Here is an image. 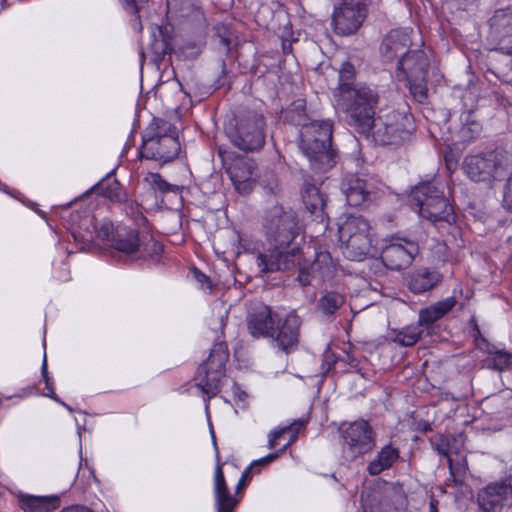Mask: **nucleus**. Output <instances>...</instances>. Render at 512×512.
<instances>
[{"mask_svg": "<svg viewBox=\"0 0 512 512\" xmlns=\"http://www.w3.org/2000/svg\"><path fill=\"white\" fill-rule=\"evenodd\" d=\"M263 229L270 248L268 254H257L259 272L265 274L298 265V280L303 286L309 285L312 278L326 280L336 272V263L326 250L315 251L312 263L301 261V250L291 246L301 232L297 214L293 209L282 205L269 208L263 218Z\"/></svg>", "mask_w": 512, "mask_h": 512, "instance_id": "1", "label": "nucleus"}, {"mask_svg": "<svg viewBox=\"0 0 512 512\" xmlns=\"http://www.w3.org/2000/svg\"><path fill=\"white\" fill-rule=\"evenodd\" d=\"M72 237L82 244L81 248L91 243L110 247L125 261H136L138 257H146L140 250L138 231L121 224L115 226L109 219H84L79 227L72 231Z\"/></svg>", "mask_w": 512, "mask_h": 512, "instance_id": "2", "label": "nucleus"}, {"mask_svg": "<svg viewBox=\"0 0 512 512\" xmlns=\"http://www.w3.org/2000/svg\"><path fill=\"white\" fill-rule=\"evenodd\" d=\"M355 78L354 66L346 61L339 70V84L335 93L338 108L345 111L361 129H367L371 107L378 103V93L367 85H353Z\"/></svg>", "mask_w": 512, "mask_h": 512, "instance_id": "3", "label": "nucleus"}, {"mask_svg": "<svg viewBox=\"0 0 512 512\" xmlns=\"http://www.w3.org/2000/svg\"><path fill=\"white\" fill-rule=\"evenodd\" d=\"M376 105L373 104L371 107L372 113H370L366 121L367 129L358 127L351 117H347L348 124L377 145L396 146L402 144L414 129L411 116L406 112L381 110L375 118Z\"/></svg>", "mask_w": 512, "mask_h": 512, "instance_id": "4", "label": "nucleus"}, {"mask_svg": "<svg viewBox=\"0 0 512 512\" xmlns=\"http://www.w3.org/2000/svg\"><path fill=\"white\" fill-rule=\"evenodd\" d=\"M338 236L343 255L352 261L376 257L379 249L374 244L369 222L359 215H347L338 223Z\"/></svg>", "mask_w": 512, "mask_h": 512, "instance_id": "5", "label": "nucleus"}, {"mask_svg": "<svg viewBox=\"0 0 512 512\" xmlns=\"http://www.w3.org/2000/svg\"><path fill=\"white\" fill-rule=\"evenodd\" d=\"M332 133L333 122L329 119L301 125L299 148L315 169L326 170L334 164Z\"/></svg>", "mask_w": 512, "mask_h": 512, "instance_id": "6", "label": "nucleus"}, {"mask_svg": "<svg viewBox=\"0 0 512 512\" xmlns=\"http://www.w3.org/2000/svg\"><path fill=\"white\" fill-rule=\"evenodd\" d=\"M179 150L180 144L172 124L166 120L154 118L142 136L141 158L164 165L175 159Z\"/></svg>", "mask_w": 512, "mask_h": 512, "instance_id": "7", "label": "nucleus"}, {"mask_svg": "<svg viewBox=\"0 0 512 512\" xmlns=\"http://www.w3.org/2000/svg\"><path fill=\"white\" fill-rule=\"evenodd\" d=\"M444 186L437 180L421 182L412 188L410 205L419 216L431 222L454 221V213L444 196Z\"/></svg>", "mask_w": 512, "mask_h": 512, "instance_id": "8", "label": "nucleus"}, {"mask_svg": "<svg viewBox=\"0 0 512 512\" xmlns=\"http://www.w3.org/2000/svg\"><path fill=\"white\" fill-rule=\"evenodd\" d=\"M229 353L225 342H218L211 348L206 361L199 365L195 375V384L204 395L205 412L209 419V400L221 390L225 378V365Z\"/></svg>", "mask_w": 512, "mask_h": 512, "instance_id": "9", "label": "nucleus"}, {"mask_svg": "<svg viewBox=\"0 0 512 512\" xmlns=\"http://www.w3.org/2000/svg\"><path fill=\"white\" fill-rule=\"evenodd\" d=\"M265 127L263 115L249 112L236 120L235 126L228 131V136L235 147L245 152H254L265 143Z\"/></svg>", "mask_w": 512, "mask_h": 512, "instance_id": "10", "label": "nucleus"}, {"mask_svg": "<svg viewBox=\"0 0 512 512\" xmlns=\"http://www.w3.org/2000/svg\"><path fill=\"white\" fill-rule=\"evenodd\" d=\"M463 170L471 180L491 184L503 174L502 156L496 150L467 155Z\"/></svg>", "mask_w": 512, "mask_h": 512, "instance_id": "11", "label": "nucleus"}, {"mask_svg": "<svg viewBox=\"0 0 512 512\" xmlns=\"http://www.w3.org/2000/svg\"><path fill=\"white\" fill-rule=\"evenodd\" d=\"M378 248L383 264L392 270H401L410 266L419 252L415 241L399 236H392L383 241Z\"/></svg>", "mask_w": 512, "mask_h": 512, "instance_id": "12", "label": "nucleus"}, {"mask_svg": "<svg viewBox=\"0 0 512 512\" xmlns=\"http://www.w3.org/2000/svg\"><path fill=\"white\" fill-rule=\"evenodd\" d=\"M367 16V7L361 0H342L334 8L332 22L338 34H354Z\"/></svg>", "mask_w": 512, "mask_h": 512, "instance_id": "13", "label": "nucleus"}, {"mask_svg": "<svg viewBox=\"0 0 512 512\" xmlns=\"http://www.w3.org/2000/svg\"><path fill=\"white\" fill-rule=\"evenodd\" d=\"M342 437L344 454L351 460L368 453L374 446L373 431L364 420L351 423Z\"/></svg>", "mask_w": 512, "mask_h": 512, "instance_id": "14", "label": "nucleus"}, {"mask_svg": "<svg viewBox=\"0 0 512 512\" xmlns=\"http://www.w3.org/2000/svg\"><path fill=\"white\" fill-rule=\"evenodd\" d=\"M287 434H290L288 440L286 441V443L278 451L273 452V453H269L268 455H266V456H264V457H262L260 459L254 460L250 464V466H248L243 471L242 476L239 479L238 484L236 486V491L237 492H239L241 489H243L247 485V483L250 481V479L252 477L251 473H252L253 469H255L256 467H259V466H265V465L271 463L272 461H274L297 438V433L292 431L291 427H288V426L280 428V429H276V430L272 431L269 434V436H268V447L270 449H274L281 439H285Z\"/></svg>", "mask_w": 512, "mask_h": 512, "instance_id": "15", "label": "nucleus"}, {"mask_svg": "<svg viewBox=\"0 0 512 512\" xmlns=\"http://www.w3.org/2000/svg\"><path fill=\"white\" fill-rule=\"evenodd\" d=\"M477 502L483 512H508L512 508V486L491 483L478 493Z\"/></svg>", "mask_w": 512, "mask_h": 512, "instance_id": "16", "label": "nucleus"}, {"mask_svg": "<svg viewBox=\"0 0 512 512\" xmlns=\"http://www.w3.org/2000/svg\"><path fill=\"white\" fill-rule=\"evenodd\" d=\"M223 161L235 189L241 194L252 191L256 179V166L253 160L247 157L237 156L231 159L230 162H227L226 159H223Z\"/></svg>", "mask_w": 512, "mask_h": 512, "instance_id": "17", "label": "nucleus"}, {"mask_svg": "<svg viewBox=\"0 0 512 512\" xmlns=\"http://www.w3.org/2000/svg\"><path fill=\"white\" fill-rule=\"evenodd\" d=\"M301 320L295 312L289 313L284 321L274 326L273 333L274 339L279 348L286 353L293 351L299 342V329Z\"/></svg>", "mask_w": 512, "mask_h": 512, "instance_id": "18", "label": "nucleus"}, {"mask_svg": "<svg viewBox=\"0 0 512 512\" xmlns=\"http://www.w3.org/2000/svg\"><path fill=\"white\" fill-rule=\"evenodd\" d=\"M490 28L498 39L500 50L512 54V7L496 10L490 18Z\"/></svg>", "mask_w": 512, "mask_h": 512, "instance_id": "19", "label": "nucleus"}, {"mask_svg": "<svg viewBox=\"0 0 512 512\" xmlns=\"http://www.w3.org/2000/svg\"><path fill=\"white\" fill-rule=\"evenodd\" d=\"M276 325V315L270 307L260 304L254 307L247 318L249 333L254 338L274 337L273 329Z\"/></svg>", "mask_w": 512, "mask_h": 512, "instance_id": "20", "label": "nucleus"}, {"mask_svg": "<svg viewBox=\"0 0 512 512\" xmlns=\"http://www.w3.org/2000/svg\"><path fill=\"white\" fill-rule=\"evenodd\" d=\"M411 45L410 30L408 28H399L391 30L384 38L381 44V55L384 61L400 59L409 51Z\"/></svg>", "mask_w": 512, "mask_h": 512, "instance_id": "21", "label": "nucleus"}, {"mask_svg": "<svg viewBox=\"0 0 512 512\" xmlns=\"http://www.w3.org/2000/svg\"><path fill=\"white\" fill-rule=\"evenodd\" d=\"M341 190L350 206L357 207L373 199L372 185L356 175L345 176L341 184Z\"/></svg>", "mask_w": 512, "mask_h": 512, "instance_id": "22", "label": "nucleus"}, {"mask_svg": "<svg viewBox=\"0 0 512 512\" xmlns=\"http://www.w3.org/2000/svg\"><path fill=\"white\" fill-rule=\"evenodd\" d=\"M428 59L421 50L409 51L398 59L396 77L399 81L409 77L427 75Z\"/></svg>", "mask_w": 512, "mask_h": 512, "instance_id": "23", "label": "nucleus"}, {"mask_svg": "<svg viewBox=\"0 0 512 512\" xmlns=\"http://www.w3.org/2000/svg\"><path fill=\"white\" fill-rule=\"evenodd\" d=\"M214 506L216 512H233L238 500L233 497L227 487L221 465L218 463L214 470L213 480Z\"/></svg>", "mask_w": 512, "mask_h": 512, "instance_id": "24", "label": "nucleus"}, {"mask_svg": "<svg viewBox=\"0 0 512 512\" xmlns=\"http://www.w3.org/2000/svg\"><path fill=\"white\" fill-rule=\"evenodd\" d=\"M302 200L307 211L314 217L315 221L319 223L326 221L324 195L316 185L305 181L302 189Z\"/></svg>", "mask_w": 512, "mask_h": 512, "instance_id": "25", "label": "nucleus"}, {"mask_svg": "<svg viewBox=\"0 0 512 512\" xmlns=\"http://www.w3.org/2000/svg\"><path fill=\"white\" fill-rule=\"evenodd\" d=\"M457 300L454 296L440 300L419 311L418 323L421 327H428L437 320L444 317L456 305Z\"/></svg>", "mask_w": 512, "mask_h": 512, "instance_id": "26", "label": "nucleus"}, {"mask_svg": "<svg viewBox=\"0 0 512 512\" xmlns=\"http://www.w3.org/2000/svg\"><path fill=\"white\" fill-rule=\"evenodd\" d=\"M19 506L24 512H50L57 509L60 500L57 496L18 495Z\"/></svg>", "mask_w": 512, "mask_h": 512, "instance_id": "27", "label": "nucleus"}, {"mask_svg": "<svg viewBox=\"0 0 512 512\" xmlns=\"http://www.w3.org/2000/svg\"><path fill=\"white\" fill-rule=\"evenodd\" d=\"M399 457V449L391 443L386 444L380 449L376 457L369 462L367 472L372 476L379 475L384 470L391 468L398 461Z\"/></svg>", "mask_w": 512, "mask_h": 512, "instance_id": "28", "label": "nucleus"}, {"mask_svg": "<svg viewBox=\"0 0 512 512\" xmlns=\"http://www.w3.org/2000/svg\"><path fill=\"white\" fill-rule=\"evenodd\" d=\"M441 276L436 271L423 268L412 272L407 278V285L413 293H423L433 288Z\"/></svg>", "mask_w": 512, "mask_h": 512, "instance_id": "29", "label": "nucleus"}, {"mask_svg": "<svg viewBox=\"0 0 512 512\" xmlns=\"http://www.w3.org/2000/svg\"><path fill=\"white\" fill-rule=\"evenodd\" d=\"M361 503L364 512H400L394 507L390 499L386 496H381L378 493L361 495Z\"/></svg>", "mask_w": 512, "mask_h": 512, "instance_id": "30", "label": "nucleus"}, {"mask_svg": "<svg viewBox=\"0 0 512 512\" xmlns=\"http://www.w3.org/2000/svg\"><path fill=\"white\" fill-rule=\"evenodd\" d=\"M332 362L335 367L341 363H347L349 368L359 371V360L355 357L352 351H345L342 356H336L330 349H327L323 354L322 370L323 373H328L332 369Z\"/></svg>", "mask_w": 512, "mask_h": 512, "instance_id": "31", "label": "nucleus"}, {"mask_svg": "<svg viewBox=\"0 0 512 512\" xmlns=\"http://www.w3.org/2000/svg\"><path fill=\"white\" fill-rule=\"evenodd\" d=\"M152 42L147 48V53H151V60L159 63L169 50V43L163 35L162 28L158 25L151 27Z\"/></svg>", "mask_w": 512, "mask_h": 512, "instance_id": "32", "label": "nucleus"}, {"mask_svg": "<svg viewBox=\"0 0 512 512\" xmlns=\"http://www.w3.org/2000/svg\"><path fill=\"white\" fill-rule=\"evenodd\" d=\"M422 332L423 329L417 322L400 330H392L390 337L393 342L401 346L409 347L417 343L420 336L422 335Z\"/></svg>", "mask_w": 512, "mask_h": 512, "instance_id": "33", "label": "nucleus"}, {"mask_svg": "<svg viewBox=\"0 0 512 512\" xmlns=\"http://www.w3.org/2000/svg\"><path fill=\"white\" fill-rule=\"evenodd\" d=\"M431 443L440 455H443L447 458L450 473L453 477L465 473L466 467L464 463H454L452 459V449L449 445V440L447 437L439 436L438 438L432 440Z\"/></svg>", "mask_w": 512, "mask_h": 512, "instance_id": "34", "label": "nucleus"}, {"mask_svg": "<svg viewBox=\"0 0 512 512\" xmlns=\"http://www.w3.org/2000/svg\"><path fill=\"white\" fill-rule=\"evenodd\" d=\"M144 182L155 192H159L161 194L173 193L178 195L182 190L180 186L173 185L165 181L158 173H147L144 177Z\"/></svg>", "mask_w": 512, "mask_h": 512, "instance_id": "35", "label": "nucleus"}, {"mask_svg": "<svg viewBox=\"0 0 512 512\" xmlns=\"http://www.w3.org/2000/svg\"><path fill=\"white\" fill-rule=\"evenodd\" d=\"M489 367L498 371L512 369V354L494 347L488 348Z\"/></svg>", "mask_w": 512, "mask_h": 512, "instance_id": "36", "label": "nucleus"}, {"mask_svg": "<svg viewBox=\"0 0 512 512\" xmlns=\"http://www.w3.org/2000/svg\"><path fill=\"white\" fill-rule=\"evenodd\" d=\"M406 81L409 91L412 97L418 103H425L428 97V89L426 85V75H422V77H409L402 79Z\"/></svg>", "mask_w": 512, "mask_h": 512, "instance_id": "37", "label": "nucleus"}, {"mask_svg": "<svg viewBox=\"0 0 512 512\" xmlns=\"http://www.w3.org/2000/svg\"><path fill=\"white\" fill-rule=\"evenodd\" d=\"M345 302L344 296L338 292L325 293L318 302L319 309L324 314H334Z\"/></svg>", "mask_w": 512, "mask_h": 512, "instance_id": "38", "label": "nucleus"}, {"mask_svg": "<svg viewBox=\"0 0 512 512\" xmlns=\"http://www.w3.org/2000/svg\"><path fill=\"white\" fill-rule=\"evenodd\" d=\"M94 188L101 189L102 194L112 201H120L122 197V188L120 183L116 180H109V174L97 183Z\"/></svg>", "mask_w": 512, "mask_h": 512, "instance_id": "39", "label": "nucleus"}, {"mask_svg": "<svg viewBox=\"0 0 512 512\" xmlns=\"http://www.w3.org/2000/svg\"><path fill=\"white\" fill-rule=\"evenodd\" d=\"M140 250L146 254V257H138V260H151L153 262L160 261L163 252V245L154 239H149L147 242L140 241Z\"/></svg>", "mask_w": 512, "mask_h": 512, "instance_id": "40", "label": "nucleus"}, {"mask_svg": "<svg viewBox=\"0 0 512 512\" xmlns=\"http://www.w3.org/2000/svg\"><path fill=\"white\" fill-rule=\"evenodd\" d=\"M41 376L47 390V392L43 393V396L48 397L57 403H62V400L54 392V381L48 374L47 357L45 351L41 366Z\"/></svg>", "mask_w": 512, "mask_h": 512, "instance_id": "41", "label": "nucleus"}, {"mask_svg": "<svg viewBox=\"0 0 512 512\" xmlns=\"http://www.w3.org/2000/svg\"><path fill=\"white\" fill-rule=\"evenodd\" d=\"M192 273L195 281L198 283L199 288L205 292H211L212 284L209 277L198 269H193Z\"/></svg>", "mask_w": 512, "mask_h": 512, "instance_id": "42", "label": "nucleus"}, {"mask_svg": "<svg viewBox=\"0 0 512 512\" xmlns=\"http://www.w3.org/2000/svg\"><path fill=\"white\" fill-rule=\"evenodd\" d=\"M149 0H122L123 7L127 12L138 14Z\"/></svg>", "mask_w": 512, "mask_h": 512, "instance_id": "43", "label": "nucleus"}, {"mask_svg": "<svg viewBox=\"0 0 512 512\" xmlns=\"http://www.w3.org/2000/svg\"><path fill=\"white\" fill-rule=\"evenodd\" d=\"M502 206L507 211H512V175L508 178L502 200Z\"/></svg>", "mask_w": 512, "mask_h": 512, "instance_id": "44", "label": "nucleus"}, {"mask_svg": "<svg viewBox=\"0 0 512 512\" xmlns=\"http://www.w3.org/2000/svg\"><path fill=\"white\" fill-rule=\"evenodd\" d=\"M232 392H233L235 400L238 403H243V404L246 403L248 395L245 391L241 390V388L236 383H233V385H232Z\"/></svg>", "mask_w": 512, "mask_h": 512, "instance_id": "45", "label": "nucleus"}, {"mask_svg": "<svg viewBox=\"0 0 512 512\" xmlns=\"http://www.w3.org/2000/svg\"><path fill=\"white\" fill-rule=\"evenodd\" d=\"M35 387L33 386H27L23 388L19 393H17L14 397H17L19 399H25L35 393Z\"/></svg>", "mask_w": 512, "mask_h": 512, "instance_id": "46", "label": "nucleus"}, {"mask_svg": "<svg viewBox=\"0 0 512 512\" xmlns=\"http://www.w3.org/2000/svg\"><path fill=\"white\" fill-rule=\"evenodd\" d=\"M61 512H93V511L85 506L73 505V506L64 508Z\"/></svg>", "mask_w": 512, "mask_h": 512, "instance_id": "47", "label": "nucleus"}, {"mask_svg": "<svg viewBox=\"0 0 512 512\" xmlns=\"http://www.w3.org/2000/svg\"><path fill=\"white\" fill-rule=\"evenodd\" d=\"M334 371L335 373H344V372H348L350 370H352L351 368H349V366L347 365V363H341L339 365H337V367H335L333 364H332V369L331 371Z\"/></svg>", "mask_w": 512, "mask_h": 512, "instance_id": "48", "label": "nucleus"}, {"mask_svg": "<svg viewBox=\"0 0 512 512\" xmlns=\"http://www.w3.org/2000/svg\"><path fill=\"white\" fill-rule=\"evenodd\" d=\"M131 27L136 32L142 31L143 25L140 20V15H137L136 18L131 22Z\"/></svg>", "mask_w": 512, "mask_h": 512, "instance_id": "49", "label": "nucleus"}, {"mask_svg": "<svg viewBox=\"0 0 512 512\" xmlns=\"http://www.w3.org/2000/svg\"><path fill=\"white\" fill-rule=\"evenodd\" d=\"M429 512H438V501L432 499L429 503Z\"/></svg>", "mask_w": 512, "mask_h": 512, "instance_id": "50", "label": "nucleus"}, {"mask_svg": "<svg viewBox=\"0 0 512 512\" xmlns=\"http://www.w3.org/2000/svg\"><path fill=\"white\" fill-rule=\"evenodd\" d=\"M210 434H211L213 445H214V448H215L216 458L218 459V449H217L215 434H214V431H213V428H212L211 425H210Z\"/></svg>", "mask_w": 512, "mask_h": 512, "instance_id": "51", "label": "nucleus"}, {"mask_svg": "<svg viewBox=\"0 0 512 512\" xmlns=\"http://www.w3.org/2000/svg\"><path fill=\"white\" fill-rule=\"evenodd\" d=\"M63 270L65 271V273H64V274H61V275H57V278H58L59 280L65 281V280H67V279H68V277H67V267H66V264H63Z\"/></svg>", "mask_w": 512, "mask_h": 512, "instance_id": "52", "label": "nucleus"}, {"mask_svg": "<svg viewBox=\"0 0 512 512\" xmlns=\"http://www.w3.org/2000/svg\"><path fill=\"white\" fill-rule=\"evenodd\" d=\"M60 404H61L62 406H64V407H65L69 412H72V411H73V410H72V408H71L68 404H66L65 402H63V401H62V403H60Z\"/></svg>", "mask_w": 512, "mask_h": 512, "instance_id": "53", "label": "nucleus"}, {"mask_svg": "<svg viewBox=\"0 0 512 512\" xmlns=\"http://www.w3.org/2000/svg\"><path fill=\"white\" fill-rule=\"evenodd\" d=\"M145 56H146V52L144 50H141V52H140L141 61H143Z\"/></svg>", "mask_w": 512, "mask_h": 512, "instance_id": "54", "label": "nucleus"}, {"mask_svg": "<svg viewBox=\"0 0 512 512\" xmlns=\"http://www.w3.org/2000/svg\"><path fill=\"white\" fill-rule=\"evenodd\" d=\"M5 492V487L0 484V496L3 495Z\"/></svg>", "mask_w": 512, "mask_h": 512, "instance_id": "55", "label": "nucleus"}, {"mask_svg": "<svg viewBox=\"0 0 512 512\" xmlns=\"http://www.w3.org/2000/svg\"><path fill=\"white\" fill-rule=\"evenodd\" d=\"M473 126H474V131L478 132V131H479V129H478V128H479V127H478V124H474Z\"/></svg>", "mask_w": 512, "mask_h": 512, "instance_id": "56", "label": "nucleus"}, {"mask_svg": "<svg viewBox=\"0 0 512 512\" xmlns=\"http://www.w3.org/2000/svg\"><path fill=\"white\" fill-rule=\"evenodd\" d=\"M43 347H44V348L46 347V341H45V339L43 340Z\"/></svg>", "mask_w": 512, "mask_h": 512, "instance_id": "57", "label": "nucleus"}, {"mask_svg": "<svg viewBox=\"0 0 512 512\" xmlns=\"http://www.w3.org/2000/svg\"><path fill=\"white\" fill-rule=\"evenodd\" d=\"M78 434L79 436H81V431H80V427L78 426Z\"/></svg>", "mask_w": 512, "mask_h": 512, "instance_id": "58", "label": "nucleus"}, {"mask_svg": "<svg viewBox=\"0 0 512 512\" xmlns=\"http://www.w3.org/2000/svg\"><path fill=\"white\" fill-rule=\"evenodd\" d=\"M2 186H4L2 183H0V190L2 189Z\"/></svg>", "mask_w": 512, "mask_h": 512, "instance_id": "59", "label": "nucleus"}]
</instances>
